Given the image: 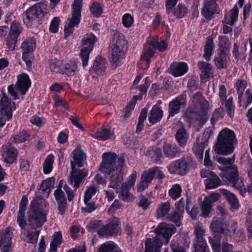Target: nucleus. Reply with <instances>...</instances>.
Returning a JSON list of instances; mask_svg holds the SVG:
<instances>
[{
    "instance_id": "f257e3e1",
    "label": "nucleus",
    "mask_w": 252,
    "mask_h": 252,
    "mask_svg": "<svg viewBox=\"0 0 252 252\" xmlns=\"http://www.w3.org/2000/svg\"><path fill=\"white\" fill-rule=\"evenodd\" d=\"M124 160L123 157L118 158L114 153L107 152L103 154L99 170L109 176L110 187L119 189L123 180L122 170Z\"/></svg>"
},
{
    "instance_id": "f03ea898",
    "label": "nucleus",
    "mask_w": 252,
    "mask_h": 252,
    "mask_svg": "<svg viewBox=\"0 0 252 252\" xmlns=\"http://www.w3.org/2000/svg\"><path fill=\"white\" fill-rule=\"evenodd\" d=\"M217 161L221 164L226 166L227 171L224 174L226 179L233 187L239 190L241 194L244 196L246 192L245 186L241 178L238 177V169L235 165H231L235 161L234 156L231 158L219 157Z\"/></svg>"
},
{
    "instance_id": "7ed1b4c3",
    "label": "nucleus",
    "mask_w": 252,
    "mask_h": 252,
    "mask_svg": "<svg viewBox=\"0 0 252 252\" xmlns=\"http://www.w3.org/2000/svg\"><path fill=\"white\" fill-rule=\"evenodd\" d=\"M237 141L233 131L225 128L220 132L215 145V151L218 154L229 155L234 150L233 144Z\"/></svg>"
},
{
    "instance_id": "20e7f679",
    "label": "nucleus",
    "mask_w": 252,
    "mask_h": 252,
    "mask_svg": "<svg viewBox=\"0 0 252 252\" xmlns=\"http://www.w3.org/2000/svg\"><path fill=\"white\" fill-rule=\"evenodd\" d=\"M192 103L195 119L204 124L208 119L207 114L209 108L208 101L206 100L201 92H197L192 96Z\"/></svg>"
},
{
    "instance_id": "39448f33",
    "label": "nucleus",
    "mask_w": 252,
    "mask_h": 252,
    "mask_svg": "<svg viewBox=\"0 0 252 252\" xmlns=\"http://www.w3.org/2000/svg\"><path fill=\"white\" fill-rule=\"evenodd\" d=\"M49 12L47 3L39 2L29 8L24 14L23 20L28 27L32 26L38 19Z\"/></svg>"
},
{
    "instance_id": "423d86ee",
    "label": "nucleus",
    "mask_w": 252,
    "mask_h": 252,
    "mask_svg": "<svg viewBox=\"0 0 252 252\" xmlns=\"http://www.w3.org/2000/svg\"><path fill=\"white\" fill-rule=\"evenodd\" d=\"M17 78L18 80L15 85H11L8 87V92L14 99L18 98V90L21 94H25L31 84L29 77L26 74H20Z\"/></svg>"
},
{
    "instance_id": "0eeeda50",
    "label": "nucleus",
    "mask_w": 252,
    "mask_h": 252,
    "mask_svg": "<svg viewBox=\"0 0 252 252\" xmlns=\"http://www.w3.org/2000/svg\"><path fill=\"white\" fill-rule=\"evenodd\" d=\"M97 38L92 33H87L83 37L82 42L83 47L81 49L79 56L82 62V66L85 68L88 64L90 53L94 48V44Z\"/></svg>"
},
{
    "instance_id": "6e6552de",
    "label": "nucleus",
    "mask_w": 252,
    "mask_h": 252,
    "mask_svg": "<svg viewBox=\"0 0 252 252\" xmlns=\"http://www.w3.org/2000/svg\"><path fill=\"white\" fill-rule=\"evenodd\" d=\"M82 0H75L72 5V16L67 26L64 28V36L66 38L74 31V27L79 24L81 20Z\"/></svg>"
},
{
    "instance_id": "1a4fd4ad",
    "label": "nucleus",
    "mask_w": 252,
    "mask_h": 252,
    "mask_svg": "<svg viewBox=\"0 0 252 252\" xmlns=\"http://www.w3.org/2000/svg\"><path fill=\"white\" fill-rule=\"evenodd\" d=\"M34 204V202L32 203V208H30L28 213V220L29 225L32 229H35L41 227L46 221L47 213L36 211L35 208L33 207Z\"/></svg>"
},
{
    "instance_id": "9d476101",
    "label": "nucleus",
    "mask_w": 252,
    "mask_h": 252,
    "mask_svg": "<svg viewBox=\"0 0 252 252\" xmlns=\"http://www.w3.org/2000/svg\"><path fill=\"white\" fill-rule=\"evenodd\" d=\"M177 231L176 227L171 224L162 222L159 224L155 230L156 237L165 241V244H167L172 235Z\"/></svg>"
},
{
    "instance_id": "9b49d317",
    "label": "nucleus",
    "mask_w": 252,
    "mask_h": 252,
    "mask_svg": "<svg viewBox=\"0 0 252 252\" xmlns=\"http://www.w3.org/2000/svg\"><path fill=\"white\" fill-rule=\"evenodd\" d=\"M13 232L10 227L0 230V250L1 252H12L11 238Z\"/></svg>"
},
{
    "instance_id": "f8f14e48",
    "label": "nucleus",
    "mask_w": 252,
    "mask_h": 252,
    "mask_svg": "<svg viewBox=\"0 0 252 252\" xmlns=\"http://www.w3.org/2000/svg\"><path fill=\"white\" fill-rule=\"evenodd\" d=\"M72 172L70 177V183L73 184L75 189L79 187L80 184L83 182V179L88 175V171L87 169L77 170L75 168L74 162L71 161Z\"/></svg>"
},
{
    "instance_id": "ddd939ff",
    "label": "nucleus",
    "mask_w": 252,
    "mask_h": 252,
    "mask_svg": "<svg viewBox=\"0 0 252 252\" xmlns=\"http://www.w3.org/2000/svg\"><path fill=\"white\" fill-rule=\"evenodd\" d=\"M189 170V165L186 160L181 158L171 163L168 166L170 173L185 175Z\"/></svg>"
},
{
    "instance_id": "4468645a",
    "label": "nucleus",
    "mask_w": 252,
    "mask_h": 252,
    "mask_svg": "<svg viewBox=\"0 0 252 252\" xmlns=\"http://www.w3.org/2000/svg\"><path fill=\"white\" fill-rule=\"evenodd\" d=\"M226 89L223 85H221L219 88V97L220 101L222 105H224L227 110V112L230 117L234 116V106L232 105V97H229L227 100L226 98Z\"/></svg>"
},
{
    "instance_id": "2eb2a0df",
    "label": "nucleus",
    "mask_w": 252,
    "mask_h": 252,
    "mask_svg": "<svg viewBox=\"0 0 252 252\" xmlns=\"http://www.w3.org/2000/svg\"><path fill=\"white\" fill-rule=\"evenodd\" d=\"M186 103V95L181 94L171 101L169 104V117H173L178 114L181 109L182 106H184Z\"/></svg>"
},
{
    "instance_id": "dca6fc26",
    "label": "nucleus",
    "mask_w": 252,
    "mask_h": 252,
    "mask_svg": "<svg viewBox=\"0 0 252 252\" xmlns=\"http://www.w3.org/2000/svg\"><path fill=\"white\" fill-rule=\"evenodd\" d=\"M2 157L4 162L12 164L16 159L17 152L15 147L11 144H8L2 147Z\"/></svg>"
},
{
    "instance_id": "f3484780",
    "label": "nucleus",
    "mask_w": 252,
    "mask_h": 252,
    "mask_svg": "<svg viewBox=\"0 0 252 252\" xmlns=\"http://www.w3.org/2000/svg\"><path fill=\"white\" fill-rule=\"evenodd\" d=\"M110 49L111 55L110 63L113 68H116L121 64L126 51L123 50L122 49L116 48L115 47H110Z\"/></svg>"
},
{
    "instance_id": "a211bd4d",
    "label": "nucleus",
    "mask_w": 252,
    "mask_h": 252,
    "mask_svg": "<svg viewBox=\"0 0 252 252\" xmlns=\"http://www.w3.org/2000/svg\"><path fill=\"white\" fill-rule=\"evenodd\" d=\"M163 243L162 239L156 236L153 238H148L145 241L144 252H160Z\"/></svg>"
},
{
    "instance_id": "6ab92c4d",
    "label": "nucleus",
    "mask_w": 252,
    "mask_h": 252,
    "mask_svg": "<svg viewBox=\"0 0 252 252\" xmlns=\"http://www.w3.org/2000/svg\"><path fill=\"white\" fill-rule=\"evenodd\" d=\"M219 13L218 7L215 0H206L201 13L207 19H211L215 13Z\"/></svg>"
},
{
    "instance_id": "aec40b11",
    "label": "nucleus",
    "mask_w": 252,
    "mask_h": 252,
    "mask_svg": "<svg viewBox=\"0 0 252 252\" xmlns=\"http://www.w3.org/2000/svg\"><path fill=\"white\" fill-rule=\"evenodd\" d=\"M28 201L27 198L25 196H23L20 203L19 210L17 215V222L19 226L23 229L27 226V222L25 219V211Z\"/></svg>"
},
{
    "instance_id": "412c9836",
    "label": "nucleus",
    "mask_w": 252,
    "mask_h": 252,
    "mask_svg": "<svg viewBox=\"0 0 252 252\" xmlns=\"http://www.w3.org/2000/svg\"><path fill=\"white\" fill-rule=\"evenodd\" d=\"M2 94V96L0 100V109L5 111L10 116L11 113H12L13 110L15 109V104L8 97L5 93Z\"/></svg>"
},
{
    "instance_id": "4be33fe9",
    "label": "nucleus",
    "mask_w": 252,
    "mask_h": 252,
    "mask_svg": "<svg viewBox=\"0 0 252 252\" xmlns=\"http://www.w3.org/2000/svg\"><path fill=\"white\" fill-rule=\"evenodd\" d=\"M106 59L101 56H98L96 57L90 71L91 72L93 70L98 74H101L106 69Z\"/></svg>"
},
{
    "instance_id": "5701e85b",
    "label": "nucleus",
    "mask_w": 252,
    "mask_h": 252,
    "mask_svg": "<svg viewBox=\"0 0 252 252\" xmlns=\"http://www.w3.org/2000/svg\"><path fill=\"white\" fill-rule=\"evenodd\" d=\"M210 242L214 252H233L234 246L226 242H222L221 244L213 242L210 239Z\"/></svg>"
},
{
    "instance_id": "b1692460",
    "label": "nucleus",
    "mask_w": 252,
    "mask_h": 252,
    "mask_svg": "<svg viewBox=\"0 0 252 252\" xmlns=\"http://www.w3.org/2000/svg\"><path fill=\"white\" fill-rule=\"evenodd\" d=\"M163 111L160 107L158 105H154L150 112L148 118L150 123L154 125L159 122L163 117Z\"/></svg>"
},
{
    "instance_id": "393cba45",
    "label": "nucleus",
    "mask_w": 252,
    "mask_h": 252,
    "mask_svg": "<svg viewBox=\"0 0 252 252\" xmlns=\"http://www.w3.org/2000/svg\"><path fill=\"white\" fill-rule=\"evenodd\" d=\"M188 71V65L185 63H174L170 66V73L175 77L181 76Z\"/></svg>"
},
{
    "instance_id": "a878e982",
    "label": "nucleus",
    "mask_w": 252,
    "mask_h": 252,
    "mask_svg": "<svg viewBox=\"0 0 252 252\" xmlns=\"http://www.w3.org/2000/svg\"><path fill=\"white\" fill-rule=\"evenodd\" d=\"M229 60L228 52H219L214 61L217 68L222 69L227 67V63Z\"/></svg>"
},
{
    "instance_id": "bb28decb",
    "label": "nucleus",
    "mask_w": 252,
    "mask_h": 252,
    "mask_svg": "<svg viewBox=\"0 0 252 252\" xmlns=\"http://www.w3.org/2000/svg\"><path fill=\"white\" fill-rule=\"evenodd\" d=\"M55 178H50L42 182L39 191L42 194V197H47L49 196L51 189L53 188L55 184Z\"/></svg>"
},
{
    "instance_id": "cd10ccee",
    "label": "nucleus",
    "mask_w": 252,
    "mask_h": 252,
    "mask_svg": "<svg viewBox=\"0 0 252 252\" xmlns=\"http://www.w3.org/2000/svg\"><path fill=\"white\" fill-rule=\"evenodd\" d=\"M152 45L148 43L147 40V44L145 45L144 49L143 50L142 54L141 57V60L142 62H145V67L144 68H147L149 64V61L152 57H153L155 52L153 50Z\"/></svg>"
},
{
    "instance_id": "c85d7f7f",
    "label": "nucleus",
    "mask_w": 252,
    "mask_h": 252,
    "mask_svg": "<svg viewBox=\"0 0 252 252\" xmlns=\"http://www.w3.org/2000/svg\"><path fill=\"white\" fill-rule=\"evenodd\" d=\"M148 43L152 45V47L157 49L160 52L165 51L168 47V43L161 39H158L156 37H150L148 39Z\"/></svg>"
},
{
    "instance_id": "c756f323",
    "label": "nucleus",
    "mask_w": 252,
    "mask_h": 252,
    "mask_svg": "<svg viewBox=\"0 0 252 252\" xmlns=\"http://www.w3.org/2000/svg\"><path fill=\"white\" fill-rule=\"evenodd\" d=\"M226 226L227 224L225 222L217 218L213 219L210 225L212 231L222 234L226 233Z\"/></svg>"
},
{
    "instance_id": "7c9ffc66",
    "label": "nucleus",
    "mask_w": 252,
    "mask_h": 252,
    "mask_svg": "<svg viewBox=\"0 0 252 252\" xmlns=\"http://www.w3.org/2000/svg\"><path fill=\"white\" fill-rule=\"evenodd\" d=\"M197 66L201 71L200 78L201 79H206L209 77L212 74V66L211 64L205 62H200L198 63Z\"/></svg>"
},
{
    "instance_id": "2f4dec72",
    "label": "nucleus",
    "mask_w": 252,
    "mask_h": 252,
    "mask_svg": "<svg viewBox=\"0 0 252 252\" xmlns=\"http://www.w3.org/2000/svg\"><path fill=\"white\" fill-rule=\"evenodd\" d=\"M238 12V7L237 5H235L233 9L225 15L224 23L233 26L237 20Z\"/></svg>"
},
{
    "instance_id": "473e14b6",
    "label": "nucleus",
    "mask_w": 252,
    "mask_h": 252,
    "mask_svg": "<svg viewBox=\"0 0 252 252\" xmlns=\"http://www.w3.org/2000/svg\"><path fill=\"white\" fill-rule=\"evenodd\" d=\"M163 150L164 155L169 158H174L180 153V149L176 144L165 143L163 145Z\"/></svg>"
},
{
    "instance_id": "72a5a7b5",
    "label": "nucleus",
    "mask_w": 252,
    "mask_h": 252,
    "mask_svg": "<svg viewBox=\"0 0 252 252\" xmlns=\"http://www.w3.org/2000/svg\"><path fill=\"white\" fill-rule=\"evenodd\" d=\"M189 138V134L184 127L179 128L175 134V138L179 145L184 147L187 144Z\"/></svg>"
},
{
    "instance_id": "f704fd0d",
    "label": "nucleus",
    "mask_w": 252,
    "mask_h": 252,
    "mask_svg": "<svg viewBox=\"0 0 252 252\" xmlns=\"http://www.w3.org/2000/svg\"><path fill=\"white\" fill-rule=\"evenodd\" d=\"M205 185L206 189H213L221 185V181L218 175L215 173L210 178L206 179L205 180Z\"/></svg>"
},
{
    "instance_id": "c9c22d12",
    "label": "nucleus",
    "mask_w": 252,
    "mask_h": 252,
    "mask_svg": "<svg viewBox=\"0 0 252 252\" xmlns=\"http://www.w3.org/2000/svg\"><path fill=\"white\" fill-rule=\"evenodd\" d=\"M113 136V133L111 132L110 128L102 126L98 129L95 133L94 137L102 140H105L111 138Z\"/></svg>"
},
{
    "instance_id": "e433bc0d",
    "label": "nucleus",
    "mask_w": 252,
    "mask_h": 252,
    "mask_svg": "<svg viewBox=\"0 0 252 252\" xmlns=\"http://www.w3.org/2000/svg\"><path fill=\"white\" fill-rule=\"evenodd\" d=\"M107 225L111 236L117 235L121 233V228L119 226L120 221L117 218H113Z\"/></svg>"
},
{
    "instance_id": "4c0bfd02",
    "label": "nucleus",
    "mask_w": 252,
    "mask_h": 252,
    "mask_svg": "<svg viewBox=\"0 0 252 252\" xmlns=\"http://www.w3.org/2000/svg\"><path fill=\"white\" fill-rule=\"evenodd\" d=\"M214 47L213 38L211 36L208 37L204 45V50L205 53L203 55V57L206 60L209 61L210 60Z\"/></svg>"
},
{
    "instance_id": "58836bf2",
    "label": "nucleus",
    "mask_w": 252,
    "mask_h": 252,
    "mask_svg": "<svg viewBox=\"0 0 252 252\" xmlns=\"http://www.w3.org/2000/svg\"><path fill=\"white\" fill-rule=\"evenodd\" d=\"M73 154V158L75 163L79 167L83 166L84 161L86 158V155L84 153L83 151L80 148H77L74 150Z\"/></svg>"
},
{
    "instance_id": "ea45409f",
    "label": "nucleus",
    "mask_w": 252,
    "mask_h": 252,
    "mask_svg": "<svg viewBox=\"0 0 252 252\" xmlns=\"http://www.w3.org/2000/svg\"><path fill=\"white\" fill-rule=\"evenodd\" d=\"M222 192L230 204L231 209L234 210L237 209L239 205L238 200L235 195L226 189H222Z\"/></svg>"
},
{
    "instance_id": "a19ab883",
    "label": "nucleus",
    "mask_w": 252,
    "mask_h": 252,
    "mask_svg": "<svg viewBox=\"0 0 252 252\" xmlns=\"http://www.w3.org/2000/svg\"><path fill=\"white\" fill-rule=\"evenodd\" d=\"M35 40L33 38H29L22 44L21 48L23 53L31 54L35 48Z\"/></svg>"
},
{
    "instance_id": "79ce46f5",
    "label": "nucleus",
    "mask_w": 252,
    "mask_h": 252,
    "mask_svg": "<svg viewBox=\"0 0 252 252\" xmlns=\"http://www.w3.org/2000/svg\"><path fill=\"white\" fill-rule=\"evenodd\" d=\"M206 143L200 141L199 138L197 139L196 143L193 147V151L199 160H202L203 158V151Z\"/></svg>"
},
{
    "instance_id": "37998d69",
    "label": "nucleus",
    "mask_w": 252,
    "mask_h": 252,
    "mask_svg": "<svg viewBox=\"0 0 252 252\" xmlns=\"http://www.w3.org/2000/svg\"><path fill=\"white\" fill-rule=\"evenodd\" d=\"M111 44L127 48V41L126 40L125 36L119 32H116L114 34Z\"/></svg>"
},
{
    "instance_id": "c03bdc74",
    "label": "nucleus",
    "mask_w": 252,
    "mask_h": 252,
    "mask_svg": "<svg viewBox=\"0 0 252 252\" xmlns=\"http://www.w3.org/2000/svg\"><path fill=\"white\" fill-rule=\"evenodd\" d=\"M170 210V203L167 201L159 204L156 211L157 217L158 218H162L167 215Z\"/></svg>"
},
{
    "instance_id": "a18cd8bd",
    "label": "nucleus",
    "mask_w": 252,
    "mask_h": 252,
    "mask_svg": "<svg viewBox=\"0 0 252 252\" xmlns=\"http://www.w3.org/2000/svg\"><path fill=\"white\" fill-rule=\"evenodd\" d=\"M97 252H121V251L117 245L110 241L102 245Z\"/></svg>"
},
{
    "instance_id": "49530a36",
    "label": "nucleus",
    "mask_w": 252,
    "mask_h": 252,
    "mask_svg": "<svg viewBox=\"0 0 252 252\" xmlns=\"http://www.w3.org/2000/svg\"><path fill=\"white\" fill-rule=\"evenodd\" d=\"M33 202H34V204L33 207L35 208V210L36 211L46 212L47 213V211L44 209L46 208L48 203L44 199L40 197H37L32 201L30 205V208H32V204Z\"/></svg>"
},
{
    "instance_id": "de8ad7c7",
    "label": "nucleus",
    "mask_w": 252,
    "mask_h": 252,
    "mask_svg": "<svg viewBox=\"0 0 252 252\" xmlns=\"http://www.w3.org/2000/svg\"><path fill=\"white\" fill-rule=\"evenodd\" d=\"M147 155L154 162L159 160L162 157L161 150L157 147L149 150Z\"/></svg>"
},
{
    "instance_id": "09e8293b",
    "label": "nucleus",
    "mask_w": 252,
    "mask_h": 252,
    "mask_svg": "<svg viewBox=\"0 0 252 252\" xmlns=\"http://www.w3.org/2000/svg\"><path fill=\"white\" fill-rule=\"evenodd\" d=\"M128 187L126 183H124L122 185L121 189V197L124 201H129L134 199L133 195L129 192Z\"/></svg>"
},
{
    "instance_id": "8fccbe9b",
    "label": "nucleus",
    "mask_w": 252,
    "mask_h": 252,
    "mask_svg": "<svg viewBox=\"0 0 252 252\" xmlns=\"http://www.w3.org/2000/svg\"><path fill=\"white\" fill-rule=\"evenodd\" d=\"M247 85V83L245 80H239L236 83V88L238 94V100L240 106L242 105V97L243 93Z\"/></svg>"
},
{
    "instance_id": "3c124183",
    "label": "nucleus",
    "mask_w": 252,
    "mask_h": 252,
    "mask_svg": "<svg viewBox=\"0 0 252 252\" xmlns=\"http://www.w3.org/2000/svg\"><path fill=\"white\" fill-rule=\"evenodd\" d=\"M77 63L75 61H70L64 65V73L68 76L73 75L77 71Z\"/></svg>"
},
{
    "instance_id": "603ef678",
    "label": "nucleus",
    "mask_w": 252,
    "mask_h": 252,
    "mask_svg": "<svg viewBox=\"0 0 252 252\" xmlns=\"http://www.w3.org/2000/svg\"><path fill=\"white\" fill-rule=\"evenodd\" d=\"M230 45V43L227 36H220L219 37V52H228V47Z\"/></svg>"
},
{
    "instance_id": "864d4df0",
    "label": "nucleus",
    "mask_w": 252,
    "mask_h": 252,
    "mask_svg": "<svg viewBox=\"0 0 252 252\" xmlns=\"http://www.w3.org/2000/svg\"><path fill=\"white\" fill-rule=\"evenodd\" d=\"M187 12V8L181 4H179L174 9V15L178 18H183L186 15Z\"/></svg>"
},
{
    "instance_id": "5fc2aeb1",
    "label": "nucleus",
    "mask_w": 252,
    "mask_h": 252,
    "mask_svg": "<svg viewBox=\"0 0 252 252\" xmlns=\"http://www.w3.org/2000/svg\"><path fill=\"white\" fill-rule=\"evenodd\" d=\"M182 188L179 184L173 185L169 191V196L174 200L177 199L181 194Z\"/></svg>"
},
{
    "instance_id": "6e6d98bb",
    "label": "nucleus",
    "mask_w": 252,
    "mask_h": 252,
    "mask_svg": "<svg viewBox=\"0 0 252 252\" xmlns=\"http://www.w3.org/2000/svg\"><path fill=\"white\" fill-rule=\"evenodd\" d=\"M53 155H50L46 158L43 164V171L44 173L48 174L51 172L53 168Z\"/></svg>"
},
{
    "instance_id": "4d7b16f0",
    "label": "nucleus",
    "mask_w": 252,
    "mask_h": 252,
    "mask_svg": "<svg viewBox=\"0 0 252 252\" xmlns=\"http://www.w3.org/2000/svg\"><path fill=\"white\" fill-rule=\"evenodd\" d=\"M196 239L194 243H206L203 236L204 235L205 230L201 226H196L194 231Z\"/></svg>"
},
{
    "instance_id": "13d9d810",
    "label": "nucleus",
    "mask_w": 252,
    "mask_h": 252,
    "mask_svg": "<svg viewBox=\"0 0 252 252\" xmlns=\"http://www.w3.org/2000/svg\"><path fill=\"white\" fill-rule=\"evenodd\" d=\"M5 40L7 48H8L9 51H14L16 45L17 37L14 35L8 34Z\"/></svg>"
},
{
    "instance_id": "bf43d9fd",
    "label": "nucleus",
    "mask_w": 252,
    "mask_h": 252,
    "mask_svg": "<svg viewBox=\"0 0 252 252\" xmlns=\"http://www.w3.org/2000/svg\"><path fill=\"white\" fill-rule=\"evenodd\" d=\"M155 170L156 168H151L145 170L142 175L141 179L150 184L155 177Z\"/></svg>"
},
{
    "instance_id": "052dcab7",
    "label": "nucleus",
    "mask_w": 252,
    "mask_h": 252,
    "mask_svg": "<svg viewBox=\"0 0 252 252\" xmlns=\"http://www.w3.org/2000/svg\"><path fill=\"white\" fill-rule=\"evenodd\" d=\"M182 218L183 214L178 212L177 211H174L168 217V219L175 223L177 226L181 225V220Z\"/></svg>"
},
{
    "instance_id": "680f3d73",
    "label": "nucleus",
    "mask_w": 252,
    "mask_h": 252,
    "mask_svg": "<svg viewBox=\"0 0 252 252\" xmlns=\"http://www.w3.org/2000/svg\"><path fill=\"white\" fill-rule=\"evenodd\" d=\"M22 28L19 23L16 22H12L11 24L10 30L9 34L14 35L18 37L21 32Z\"/></svg>"
},
{
    "instance_id": "e2e57ef3",
    "label": "nucleus",
    "mask_w": 252,
    "mask_h": 252,
    "mask_svg": "<svg viewBox=\"0 0 252 252\" xmlns=\"http://www.w3.org/2000/svg\"><path fill=\"white\" fill-rule=\"evenodd\" d=\"M212 204L203 201L201 205V216L204 218L208 217L212 211Z\"/></svg>"
},
{
    "instance_id": "0e129e2a",
    "label": "nucleus",
    "mask_w": 252,
    "mask_h": 252,
    "mask_svg": "<svg viewBox=\"0 0 252 252\" xmlns=\"http://www.w3.org/2000/svg\"><path fill=\"white\" fill-rule=\"evenodd\" d=\"M90 200H88L87 201H86L85 199H84L85 206L82 208V212L83 213H90L96 208V206L94 202L90 201Z\"/></svg>"
},
{
    "instance_id": "69168bd1",
    "label": "nucleus",
    "mask_w": 252,
    "mask_h": 252,
    "mask_svg": "<svg viewBox=\"0 0 252 252\" xmlns=\"http://www.w3.org/2000/svg\"><path fill=\"white\" fill-rule=\"evenodd\" d=\"M90 11L93 15L98 17L102 12V9L97 2H94L90 7Z\"/></svg>"
},
{
    "instance_id": "338daca9",
    "label": "nucleus",
    "mask_w": 252,
    "mask_h": 252,
    "mask_svg": "<svg viewBox=\"0 0 252 252\" xmlns=\"http://www.w3.org/2000/svg\"><path fill=\"white\" fill-rule=\"evenodd\" d=\"M54 195L57 202L66 201L64 193L61 189L60 184L58 186V189L55 191Z\"/></svg>"
},
{
    "instance_id": "774afa93",
    "label": "nucleus",
    "mask_w": 252,
    "mask_h": 252,
    "mask_svg": "<svg viewBox=\"0 0 252 252\" xmlns=\"http://www.w3.org/2000/svg\"><path fill=\"white\" fill-rule=\"evenodd\" d=\"M29 137V135L27 132L25 130H23L14 137V140L16 143H22L26 141Z\"/></svg>"
}]
</instances>
